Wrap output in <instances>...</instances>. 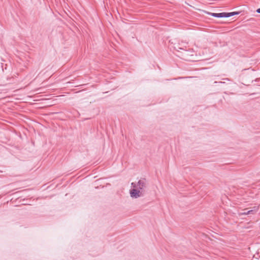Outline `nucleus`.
Segmentation results:
<instances>
[{
	"label": "nucleus",
	"mask_w": 260,
	"mask_h": 260,
	"mask_svg": "<svg viewBox=\"0 0 260 260\" xmlns=\"http://www.w3.org/2000/svg\"><path fill=\"white\" fill-rule=\"evenodd\" d=\"M130 196L132 198L137 199L143 196V192L137 188H134L130 190Z\"/></svg>",
	"instance_id": "2"
},
{
	"label": "nucleus",
	"mask_w": 260,
	"mask_h": 260,
	"mask_svg": "<svg viewBox=\"0 0 260 260\" xmlns=\"http://www.w3.org/2000/svg\"><path fill=\"white\" fill-rule=\"evenodd\" d=\"M131 185L133 187V188H137L142 192L145 191V189L147 188V181L145 179H141L139 180L137 183L132 182L131 183Z\"/></svg>",
	"instance_id": "1"
},
{
	"label": "nucleus",
	"mask_w": 260,
	"mask_h": 260,
	"mask_svg": "<svg viewBox=\"0 0 260 260\" xmlns=\"http://www.w3.org/2000/svg\"><path fill=\"white\" fill-rule=\"evenodd\" d=\"M257 210H258V208L254 207L253 208V209L245 211V212H243L242 214H244V215L253 214V213H255L257 211Z\"/></svg>",
	"instance_id": "4"
},
{
	"label": "nucleus",
	"mask_w": 260,
	"mask_h": 260,
	"mask_svg": "<svg viewBox=\"0 0 260 260\" xmlns=\"http://www.w3.org/2000/svg\"><path fill=\"white\" fill-rule=\"evenodd\" d=\"M240 13L239 12H225V17H230L233 16H234L235 15H238Z\"/></svg>",
	"instance_id": "5"
},
{
	"label": "nucleus",
	"mask_w": 260,
	"mask_h": 260,
	"mask_svg": "<svg viewBox=\"0 0 260 260\" xmlns=\"http://www.w3.org/2000/svg\"><path fill=\"white\" fill-rule=\"evenodd\" d=\"M256 11L257 13H260V8L257 9Z\"/></svg>",
	"instance_id": "6"
},
{
	"label": "nucleus",
	"mask_w": 260,
	"mask_h": 260,
	"mask_svg": "<svg viewBox=\"0 0 260 260\" xmlns=\"http://www.w3.org/2000/svg\"><path fill=\"white\" fill-rule=\"evenodd\" d=\"M207 14L209 15H210L211 16H213L214 17L216 18H225V12H222L219 13H211V12H208Z\"/></svg>",
	"instance_id": "3"
}]
</instances>
